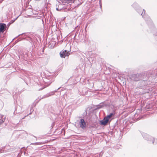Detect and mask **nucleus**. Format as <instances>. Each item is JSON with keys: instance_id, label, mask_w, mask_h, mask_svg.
Instances as JSON below:
<instances>
[{"instance_id": "f257e3e1", "label": "nucleus", "mask_w": 157, "mask_h": 157, "mask_svg": "<svg viewBox=\"0 0 157 157\" xmlns=\"http://www.w3.org/2000/svg\"><path fill=\"white\" fill-rule=\"evenodd\" d=\"M136 10L139 14H141V15L147 23L149 24L150 25L149 28L151 30V32L153 33V31L155 29V27L149 17L145 14V10L144 9L142 10L141 7L140 8H138Z\"/></svg>"}, {"instance_id": "f03ea898", "label": "nucleus", "mask_w": 157, "mask_h": 157, "mask_svg": "<svg viewBox=\"0 0 157 157\" xmlns=\"http://www.w3.org/2000/svg\"><path fill=\"white\" fill-rule=\"evenodd\" d=\"M142 75L141 74H136L131 75L130 77V78L131 80L138 81L140 80L141 78Z\"/></svg>"}, {"instance_id": "7ed1b4c3", "label": "nucleus", "mask_w": 157, "mask_h": 157, "mask_svg": "<svg viewBox=\"0 0 157 157\" xmlns=\"http://www.w3.org/2000/svg\"><path fill=\"white\" fill-rule=\"evenodd\" d=\"M142 136L144 139L149 141L150 142H152L153 144H154L155 139L154 138L144 133L142 134Z\"/></svg>"}, {"instance_id": "20e7f679", "label": "nucleus", "mask_w": 157, "mask_h": 157, "mask_svg": "<svg viewBox=\"0 0 157 157\" xmlns=\"http://www.w3.org/2000/svg\"><path fill=\"white\" fill-rule=\"evenodd\" d=\"M60 87L57 90H56L54 91H51L49 93H48L47 94H46V95H44L41 98H40L39 100L38 101L37 99H36L35 101V102H36V103H37L41 99H43L44 98H47L52 95L54 94L55 92H56L57 90H59L60 89Z\"/></svg>"}, {"instance_id": "39448f33", "label": "nucleus", "mask_w": 157, "mask_h": 157, "mask_svg": "<svg viewBox=\"0 0 157 157\" xmlns=\"http://www.w3.org/2000/svg\"><path fill=\"white\" fill-rule=\"evenodd\" d=\"M69 53L67 50L62 51L60 52V55L62 58H65L66 56H68Z\"/></svg>"}, {"instance_id": "423d86ee", "label": "nucleus", "mask_w": 157, "mask_h": 157, "mask_svg": "<svg viewBox=\"0 0 157 157\" xmlns=\"http://www.w3.org/2000/svg\"><path fill=\"white\" fill-rule=\"evenodd\" d=\"M109 122V120L107 119L105 117L102 120L99 121L100 125L103 126H105Z\"/></svg>"}, {"instance_id": "0eeeda50", "label": "nucleus", "mask_w": 157, "mask_h": 157, "mask_svg": "<svg viewBox=\"0 0 157 157\" xmlns=\"http://www.w3.org/2000/svg\"><path fill=\"white\" fill-rule=\"evenodd\" d=\"M80 127L83 129L86 128V123L83 119H81L79 122Z\"/></svg>"}, {"instance_id": "6e6552de", "label": "nucleus", "mask_w": 157, "mask_h": 157, "mask_svg": "<svg viewBox=\"0 0 157 157\" xmlns=\"http://www.w3.org/2000/svg\"><path fill=\"white\" fill-rule=\"evenodd\" d=\"M6 25L4 23H0V33H4L6 29Z\"/></svg>"}, {"instance_id": "1a4fd4ad", "label": "nucleus", "mask_w": 157, "mask_h": 157, "mask_svg": "<svg viewBox=\"0 0 157 157\" xmlns=\"http://www.w3.org/2000/svg\"><path fill=\"white\" fill-rule=\"evenodd\" d=\"M142 86H147L148 84V82L147 80H141L140 82Z\"/></svg>"}, {"instance_id": "9d476101", "label": "nucleus", "mask_w": 157, "mask_h": 157, "mask_svg": "<svg viewBox=\"0 0 157 157\" xmlns=\"http://www.w3.org/2000/svg\"><path fill=\"white\" fill-rule=\"evenodd\" d=\"M132 6L135 10H136L138 8H140V7L138 3L136 2L133 3L132 5Z\"/></svg>"}, {"instance_id": "9b49d317", "label": "nucleus", "mask_w": 157, "mask_h": 157, "mask_svg": "<svg viewBox=\"0 0 157 157\" xmlns=\"http://www.w3.org/2000/svg\"><path fill=\"white\" fill-rule=\"evenodd\" d=\"M115 114V113L114 112H113L110 113L107 116L105 117L107 119H108L109 120V119L111 118L113 116H114V115Z\"/></svg>"}, {"instance_id": "f8f14e48", "label": "nucleus", "mask_w": 157, "mask_h": 157, "mask_svg": "<svg viewBox=\"0 0 157 157\" xmlns=\"http://www.w3.org/2000/svg\"><path fill=\"white\" fill-rule=\"evenodd\" d=\"M44 82L46 83L47 84V86H48L52 83V81H51L50 79H48L47 78H46L45 79Z\"/></svg>"}, {"instance_id": "ddd939ff", "label": "nucleus", "mask_w": 157, "mask_h": 157, "mask_svg": "<svg viewBox=\"0 0 157 157\" xmlns=\"http://www.w3.org/2000/svg\"><path fill=\"white\" fill-rule=\"evenodd\" d=\"M39 86V85H38L37 86V87L36 88V90H42V89H44V88H45L46 87L44 86H42V87L41 88H39V87H38Z\"/></svg>"}, {"instance_id": "4468645a", "label": "nucleus", "mask_w": 157, "mask_h": 157, "mask_svg": "<svg viewBox=\"0 0 157 157\" xmlns=\"http://www.w3.org/2000/svg\"><path fill=\"white\" fill-rule=\"evenodd\" d=\"M5 120L4 118L0 119V125H1L4 122Z\"/></svg>"}, {"instance_id": "2eb2a0df", "label": "nucleus", "mask_w": 157, "mask_h": 157, "mask_svg": "<svg viewBox=\"0 0 157 157\" xmlns=\"http://www.w3.org/2000/svg\"><path fill=\"white\" fill-rule=\"evenodd\" d=\"M79 2V3H78L77 5V6H80L83 2V1L82 0H78Z\"/></svg>"}, {"instance_id": "dca6fc26", "label": "nucleus", "mask_w": 157, "mask_h": 157, "mask_svg": "<svg viewBox=\"0 0 157 157\" xmlns=\"http://www.w3.org/2000/svg\"><path fill=\"white\" fill-rule=\"evenodd\" d=\"M40 144V143L36 142V143H32L31 144L34 145H38L39 144Z\"/></svg>"}, {"instance_id": "f3484780", "label": "nucleus", "mask_w": 157, "mask_h": 157, "mask_svg": "<svg viewBox=\"0 0 157 157\" xmlns=\"http://www.w3.org/2000/svg\"><path fill=\"white\" fill-rule=\"evenodd\" d=\"M14 22V21L13 20H11L9 22V24H11L13 23Z\"/></svg>"}, {"instance_id": "a211bd4d", "label": "nucleus", "mask_w": 157, "mask_h": 157, "mask_svg": "<svg viewBox=\"0 0 157 157\" xmlns=\"http://www.w3.org/2000/svg\"><path fill=\"white\" fill-rule=\"evenodd\" d=\"M32 109H33V108L31 107V109L30 110V113H29V114H31L32 112L33 111V110Z\"/></svg>"}, {"instance_id": "6ab92c4d", "label": "nucleus", "mask_w": 157, "mask_h": 157, "mask_svg": "<svg viewBox=\"0 0 157 157\" xmlns=\"http://www.w3.org/2000/svg\"><path fill=\"white\" fill-rule=\"evenodd\" d=\"M153 34L155 36H157V31L155 33H154Z\"/></svg>"}, {"instance_id": "aec40b11", "label": "nucleus", "mask_w": 157, "mask_h": 157, "mask_svg": "<svg viewBox=\"0 0 157 157\" xmlns=\"http://www.w3.org/2000/svg\"><path fill=\"white\" fill-rule=\"evenodd\" d=\"M154 141H155V140H154ZM157 144V139L156 140V141L155 142V141H154V143L153 144L156 145Z\"/></svg>"}, {"instance_id": "412c9836", "label": "nucleus", "mask_w": 157, "mask_h": 157, "mask_svg": "<svg viewBox=\"0 0 157 157\" xmlns=\"http://www.w3.org/2000/svg\"><path fill=\"white\" fill-rule=\"evenodd\" d=\"M18 17H17V18H14L12 20H14V22L18 18Z\"/></svg>"}, {"instance_id": "4be33fe9", "label": "nucleus", "mask_w": 157, "mask_h": 157, "mask_svg": "<svg viewBox=\"0 0 157 157\" xmlns=\"http://www.w3.org/2000/svg\"><path fill=\"white\" fill-rule=\"evenodd\" d=\"M100 8H101V7H102V4H101V3H100Z\"/></svg>"}, {"instance_id": "5701e85b", "label": "nucleus", "mask_w": 157, "mask_h": 157, "mask_svg": "<svg viewBox=\"0 0 157 157\" xmlns=\"http://www.w3.org/2000/svg\"><path fill=\"white\" fill-rule=\"evenodd\" d=\"M56 10H57V11H60V10H59L58 9V8H56Z\"/></svg>"}, {"instance_id": "b1692460", "label": "nucleus", "mask_w": 157, "mask_h": 157, "mask_svg": "<svg viewBox=\"0 0 157 157\" xmlns=\"http://www.w3.org/2000/svg\"><path fill=\"white\" fill-rule=\"evenodd\" d=\"M11 24H9V22L8 23L7 26L9 27Z\"/></svg>"}, {"instance_id": "393cba45", "label": "nucleus", "mask_w": 157, "mask_h": 157, "mask_svg": "<svg viewBox=\"0 0 157 157\" xmlns=\"http://www.w3.org/2000/svg\"><path fill=\"white\" fill-rule=\"evenodd\" d=\"M140 119H139V118H137V121H138V120H139Z\"/></svg>"}, {"instance_id": "a878e982", "label": "nucleus", "mask_w": 157, "mask_h": 157, "mask_svg": "<svg viewBox=\"0 0 157 157\" xmlns=\"http://www.w3.org/2000/svg\"><path fill=\"white\" fill-rule=\"evenodd\" d=\"M100 3H101V0H100V1H99V4H100Z\"/></svg>"}, {"instance_id": "bb28decb", "label": "nucleus", "mask_w": 157, "mask_h": 157, "mask_svg": "<svg viewBox=\"0 0 157 157\" xmlns=\"http://www.w3.org/2000/svg\"><path fill=\"white\" fill-rule=\"evenodd\" d=\"M60 1H63V0H59Z\"/></svg>"}, {"instance_id": "cd10ccee", "label": "nucleus", "mask_w": 157, "mask_h": 157, "mask_svg": "<svg viewBox=\"0 0 157 157\" xmlns=\"http://www.w3.org/2000/svg\"><path fill=\"white\" fill-rule=\"evenodd\" d=\"M21 35H19L17 37H18V36H20Z\"/></svg>"}, {"instance_id": "c85d7f7f", "label": "nucleus", "mask_w": 157, "mask_h": 157, "mask_svg": "<svg viewBox=\"0 0 157 157\" xmlns=\"http://www.w3.org/2000/svg\"><path fill=\"white\" fill-rule=\"evenodd\" d=\"M36 1H39V0H36Z\"/></svg>"}, {"instance_id": "c756f323", "label": "nucleus", "mask_w": 157, "mask_h": 157, "mask_svg": "<svg viewBox=\"0 0 157 157\" xmlns=\"http://www.w3.org/2000/svg\"><path fill=\"white\" fill-rule=\"evenodd\" d=\"M34 137L35 138H36V136H34Z\"/></svg>"}]
</instances>
